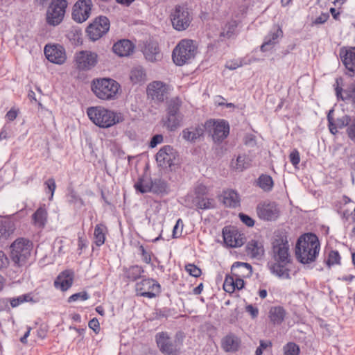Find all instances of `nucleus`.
Masks as SVG:
<instances>
[{"mask_svg":"<svg viewBox=\"0 0 355 355\" xmlns=\"http://www.w3.org/2000/svg\"><path fill=\"white\" fill-rule=\"evenodd\" d=\"M31 300H32V298L29 294H25V295L18 296L17 297L10 298L9 302L10 303L11 306L12 308H15V307L18 306L19 304H21V303L25 302H29ZM3 302H6L7 304V302H8V300H4Z\"/></svg>","mask_w":355,"mask_h":355,"instance_id":"obj_43","label":"nucleus"},{"mask_svg":"<svg viewBox=\"0 0 355 355\" xmlns=\"http://www.w3.org/2000/svg\"><path fill=\"white\" fill-rule=\"evenodd\" d=\"M97 54L89 51H80L74 56L76 68L80 71H88L94 68L97 63Z\"/></svg>","mask_w":355,"mask_h":355,"instance_id":"obj_13","label":"nucleus"},{"mask_svg":"<svg viewBox=\"0 0 355 355\" xmlns=\"http://www.w3.org/2000/svg\"><path fill=\"white\" fill-rule=\"evenodd\" d=\"M178 153L172 146L166 145L162 147L155 155L158 166L166 169L175 164Z\"/></svg>","mask_w":355,"mask_h":355,"instance_id":"obj_12","label":"nucleus"},{"mask_svg":"<svg viewBox=\"0 0 355 355\" xmlns=\"http://www.w3.org/2000/svg\"><path fill=\"white\" fill-rule=\"evenodd\" d=\"M155 340L160 352L165 355H179L180 348L177 341L172 339L167 332H159L155 335Z\"/></svg>","mask_w":355,"mask_h":355,"instance_id":"obj_11","label":"nucleus"},{"mask_svg":"<svg viewBox=\"0 0 355 355\" xmlns=\"http://www.w3.org/2000/svg\"><path fill=\"white\" fill-rule=\"evenodd\" d=\"M285 310L282 306H272L269 311V318L274 324H280L284 320Z\"/></svg>","mask_w":355,"mask_h":355,"instance_id":"obj_30","label":"nucleus"},{"mask_svg":"<svg viewBox=\"0 0 355 355\" xmlns=\"http://www.w3.org/2000/svg\"><path fill=\"white\" fill-rule=\"evenodd\" d=\"M250 264L244 262H235L231 267V272L235 277H248L252 275Z\"/></svg>","mask_w":355,"mask_h":355,"instance_id":"obj_24","label":"nucleus"},{"mask_svg":"<svg viewBox=\"0 0 355 355\" xmlns=\"http://www.w3.org/2000/svg\"><path fill=\"white\" fill-rule=\"evenodd\" d=\"M196 46L191 40H182L173 49L172 58L176 65L182 66L193 59Z\"/></svg>","mask_w":355,"mask_h":355,"instance_id":"obj_6","label":"nucleus"},{"mask_svg":"<svg viewBox=\"0 0 355 355\" xmlns=\"http://www.w3.org/2000/svg\"><path fill=\"white\" fill-rule=\"evenodd\" d=\"M44 54L51 62L61 64L66 60V55L63 48L57 45H46Z\"/></svg>","mask_w":355,"mask_h":355,"instance_id":"obj_17","label":"nucleus"},{"mask_svg":"<svg viewBox=\"0 0 355 355\" xmlns=\"http://www.w3.org/2000/svg\"><path fill=\"white\" fill-rule=\"evenodd\" d=\"M240 200L238 193L234 190H228L224 192L223 203L229 207H236L239 205Z\"/></svg>","mask_w":355,"mask_h":355,"instance_id":"obj_32","label":"nucleus"},{"mask_svg":"<svg viewBox=\"0 0 355 355\" xmlns=\"http://www.w3.org/2000/svg\"><path fill=\"white\" fill-rule=\"evenodd\" d=\"M240 344V339L232 334L227 335L222 340V347L227 352H235L238 351Z\"/></svg>","mask_w":355,"mask_h":355,"instance_id":"obj_27","label":"nucleus"},{"mask_svg":"<svg viewBox=\"0 0 355 355\" xmlns=\"http://www.w3.org/2000/svg\"><path fill=\"white\" fill-rule=\"evenodd\" d=\"M272 258L275 263L270 267L271 272L279 278L291 279L290 270L286 266L291 262V257L288 238L284 233L275 236L272 242Z\"/></svg>","mask_w":355,"mask_h":355,"instance_id":"obj_1","label":"nucleus"},{"mask_svg":"<svg viewBox=\"0 0 355 355\" xmlns=\"http://www.w3.org/2000/svg\"><path fill=\"white\" fill-rule=\"evenodd\" d=\"M336 94L338 99L352 102L355 105V82L349 85L345 89L338 85L336 87Z\"/></svg>","mask_w":355,"mask_h":355,"instance_id":"obj_26","label":"nucleus"},{"mask_svg":"<svg viewBox=\"0 0 355 355\" xmlns=\"http://www.w3.org/2000/svg\"><path fill=\"white\" fill-rule=\"evenodd\" d=\"M185 270L191 276L194 277H198L200 276L202 272L201 270L196 265L189 263L185 266Z\"/></svg>","mask_w":355,"mask_h":355,"instance_id":"obj_48","label":"nucleus"},{"mask_svg":"<svg viewBox=\"0 0 355 355\" xmlns=\"http://www.w3.org/2000/svg\"><path fill=\"white\" fill-rule=\"evenodd\" d=\"M290 162L293 166H296L300 163V153L297 150H293L289 155Z\"/></svg>","mask_w":355,"mask_h":355,"instance_id":"obj_57","label":"nucleus"},{"mask_svg":"<svg viewBox=\"0 0 355 355\" xmlns=\"http://www.w3.org/2000/svg\"><path fill=\"white\" fill-rule=\"evenodd\" d=\"M237 27V23L236 21H231L228 22L224 29L223 31L220 33V37H226L227 38L231 37L235 33L236 28Z\"/></svg>","mask_w":355,"mask_h":355,"instance_id":"obj_44","label":"nucleus"},{"mask_svg":"<svg viewBox=\"0 0 355 355\" xmlns=\"http://www.w3.org/2000/svg\"><path fill=\"white\" fill-rule=\"evenodd\" d=\"M183 116L182 114H167L164 119V126L169 131L176 130L182 123Z\"/></svg>","mask_w":355,"mask_h":355,"instance_id":"obj_28","label":"nucleus"},{"mask_svg":"<svg viewBox=\"0 0 355 355\" xmlns=\"http://www.w3.org/2000/svg\"><path fill=\"white\" fill-rule=\"evenodd\" d=\"M169 17L173 28L178 31L187 29L193 20L192 15L189 9L181 5H176L171 10Z\"/></svg>","mask_w":355,"mask_h":355,"instance_id":"obj_7","label":"nucleus"},{"mask_svg":"<svg viewBox=\"0 0 355 355\" xmlns=\"http://www.w3.org/2000/svg\"><path fill=\"white\" fill-rule=\"evenodd\" d=\"M15 230L14 223L10 220H0V239L8 238Z\"/></svg>","mask_w":355,"mask_h":355,"instance_id":"obj_33","label":"nucleus"},{"mask_svg":"<svg viewBox=\"0 0 355 355\" xmlns=\"http://www.w3.org/2000/svg\"><path fill=\"white\" fill-rule=\"evenodd\" d=\"M340 57L347 70L346 73L352 76L355 73V46L348 49H341L340 51Z\"/></svg>","mask_w":355,"mask_h":355,"instance_id":"obj_18","label":"nucleus"},{"mask_svg":"<svg viewBox=\"0 0 355 355\" xmlns=\"http://www.w3.org/2000/svg\"><path fill=\"white\" fill-rule=\"evenodd\" d=\"M249 248L251 249L252 254L254 257L261 255L263 253L262 246L257 241H252L250 244Z\"/></svg>","mask_w":355,"mask_h":355,"instance_id":"obj_50","label":"nucleus"},{"mask_svg":"<svg viewBox=\"0 0 355 355\" xmlns=\"http://www.w3.org/2000/svg\"><path fill=\"white\" fill-rule=\"evenodd\" d=\"M258 185L265 191H270L273 187V180L268 175L262 174L258 178Z\"/></svg>","mask_w":355,"mask_h":355,"instance_id":"obj_41","label":"nucleus"},{"mask_svg":"<svg viewBox=\"0 0 355 355\" xmlns=\"http://www.w3.org/2000/svg\"><path fill=\"white\" fill-rule=\"evenodd\" d=\"M73 282V272L71 270H64L62 272L54 282V286L56 288H60L62 291L68 290Z\"/></svg>","mask_w":355,"mask_h":355,"instance_id":"obj_20","label":"nucleus"},{"mask_svg":"<svg viewBox=\"0 0 355 355\" xmlns=\"http://www.w3.org/2000/svg\"><path fill=\"white\" fill-rule=\"evenodd\" d=\"M332 111H330L328 114L327 119L329 121V127L330 132L335 135L338 132V128H339L336 123H334V119L331 116V113Z\"/></svg>","mask_w":355,"mask_h":355,"instance_id":"obj_58","label":"nucleus"},{"mask_svg":"<svg viewBox=\"0 0 355 355\" xmlns=\"http://www.w3.org/2000/svg\"><path fill=\"white\" fill-rule=\"evenodd\" d=\"M110 22L105 16L96 17L87 26L86 32L92 41H96L105 35L110 30Z\"/></svg>","mask_w":355,"mask_h":355,"instance_id":"obj_10","label":"nucleus"},{"mask_svg":"<svg viewBox=\"0 0 355 355\" xmlns=\"http://www.w3.org/2000/svg\"><path fill=\"white\" fill-rule=\"evenodd\" d=\"M89 298V295H88V293L86 291H83V292L77 293H75V294H73L72 295H71L68 299V302L70 303V302H76L78 300L84 301V300H88Z\"/></svg>","mask_w":355,"mask_h":355,"instance_id":"obj_49","label":"nucleus"},{"mask_svg":"<svg viewBox=\"0 0 355 355\" xmlns=\"http://www.w3.org/2000/svg\"><path fill=\"white\" fill-rule=\"evenodd\" d=\"M283 36V32L280 27H277L272 31H270L268 35L265 37L264 42L261 46V51H267L269 48L278 42V39Z\"/></svg>","mask_w":355,"mask_h":355,"instance_id":"obj_23","label":"nucleus"},{"mask_svg":"<svg viewBox=\"0 0 355 355\" xmlns=\"http://www.w3.org/2000/svg\"><path fill=\"white\" fill-rule=\"evenodd\" d=\"M238 233L235 230H231L227 227L223 230V236L225 243L231 248H236L242 245V242L237 236Z\"/></svg>","mask_w":355,"mask_h":355,"instance_id":"obj_29","label":"nucleus"},{"mask_svg":"<svg viewBox=\"0 0 355 355\" xmlns=\"http://www.w3.org/2000/svg\"><path fill=\"white\" fill-rule=\"evenodd\" d=\"M193 204L198 209H210L216 207L215 200L213 198L205 197H195Z\"/></svg>","mask_w":355,"mask_h":355,"instance_id":"obj_36","label":"nucleus"},{"mask_svg":"<svg viewBox=\"0 0 355 355\" xmlns=\"http://www.w3.org/2000/svg\"><path fill=\"white\" fill-rule=\"evenodd\" d=\"M45 184L46 185L48 189L51 193V198H50V199H51L53 198L54 191H55V188H56L55 180L53 178H49V179H48L45 182Z\"/></svg>","mask_w":355,"mask_h":355,"instance_id":"obj_60","label":"nucleus"},{"mask_svg":"<svg viewBox=\"0 0 355 355\" xmlns=\"http://www.w3.org/2000/svg\"><path fill=\"white\" fill-rule=\"evenodd\" d=\"M205 128L200 125L185 128L182 132L183 139L187 141L194 143L204 134Z\"/></svg>","mask_w":355,"mask_h":355,"instance_id":"obj_25","label":"nucleus"},{"mask_svg":"<svg viewBox=\"0 0 355 355\" xmlns=\"http://www.w3.org/2000/svg\"><path fill=\"white\" fill-rule=\"evenodd\" d=\"M92 7V0H78L73 6L72 19L77 23L85 21L91 15Z\"/></svg>","mask_w":355,"mask_h":355,"instance_id":"obj_15","label":"nucleus"},{"mask_svg":"<svg viewBox=\"0 0 355 355\" xmlns=\"http://www.w3.org/2000/svg\"><path fill=\"white\" fill-rule=\"evenodd\" d=\"M320 243L317 236L312 233L301 236L295 247L297 259L303 264L315 261L320 251Z\"/></svg>","mask_w":355,"mask_h":355,"instance_id":"obj_2","label":"nucleus"},{"mask_svg":"<svg viewBox=\"0 0 355 355\" xmlns=\"http://www.w3.org/2000/svg\"><path fill=\"white\" fill-rule=\"evenodd\" d=\"M239 218L248 227H252L254 225V220L251 217L243 213L239 214Z\"/></svg>","mask_w":355,"mask_h":355,"instance_id":"obj_56","label":"nucleus"},{"mask_svg":"<svg viewBox=\"0 0 355 355\" xmlns=\"http://www.w3.org/2000/svg\"><path fill=\"white\" fill-rule=\"evenodd\" d=\"M352 121L349 116H343L336 120V124L339 128H343L347 125H349Z\"/></svg>","mask_w":355,"mask_h":355,"instance_id":"obj_53","label":"nucleus"},{"mask_svg":"<svg viewBox=\"0 0 355 355\" xmlns=\"http://www.w3.org/2000/svg\"><path fill=\"white\" fill-rule=\"evenodd\" d=\"M205 129L211 135L215 142H221L230 133V125L224 119H210L205 122Z\"/></svg>","mask_w":355,"mask_h":355,"instance_id":"obj_9","label":"nucleus"},{"mask_svg":"<svg viewBox=\"0 0 355 355\" xmlns=\"http://www.w3.org/2000/svg\"><path fill=\"white\" fill-rule=\"evenodd\" d=\"M47 212L43 207L38 208L33 214L34 223L39 227H44L46 222Z\"/></svg>","mask_w":355,"mask_h":355,"instance_id":"obj_38","label":"nucleus"},{"mask_svg":"<svg viewBox=\"0 0 355 355\" xmlns=\"http://www.w3.org/2000/svg\"><path fill=\"white\" fill-rule=\"evenodd\" d=\"M107 227L103 224H98L95 226L94 232V242L96 246L100 247L104 244Z\"/></svg>","mask_w":355,"mask_h":355,"instance_id":"obj_31","label":"nucleus"},{"mask_svg":"<svg viewBox=\"0 0 355 355\" xmlns=\"http://www.w3.org/2000/svg\"><path fill=\"white\" fill-rule=\"evenodd\" d=\"M326 262L329 267H331L335 264H340V257L338 252L334 250L331 251L329 254L328 259Z\"/></svg>","mask_w":355,"mask_h":355,"instance_id":"obj_46","label":"nucleus"},{"mask_svg":"<svg viewBox=\"0 0 355 355\" xmlns=\"http://www.w3.org/2000/svg\"><path fill=\"white\" fill-rule=\"evenodd\" d=\"M137 295L148 298H153L160 292L159 284L153 279H144L135 286Z\"/></svg>","mask_w":355,"mask_h":355,"instance_id":"obj_14","label":"nucleus"},{"mask_svg":"<svg viewBox=\"0 0 355 355\" xmlns=\"http://www.w3.org/2000/svg\"><path fill=\"white\" fill-rule=\"evenodd\" d=\"M144 272V270L142 267L137 265L130 267L125 271V276L128 279L131 281H136L137 279L141 277V275Z\"/></svg>","mask_w":355,"mask_h":355,"instance_id":"obj_40","label":"nucleus"},{"mask_svg":"<svg viewBox=\"0 0 355 355\" xmlns=\"http://www.w3.org/2000/svg\"><path fill=\"white\" fill-rule=\"evenodd\" d=\"M145 72L141 67L133 68L130 71V78L133 83H138L145 78Z\"/></svg>","mask_w":355,"mask_h":355,"instance_id":"obj_42","label":"nucleus"},{"mask_svg":"<svg viewBox=\"0 0 355 355\" xmlns=\"http://www.w3.org/2000/svg\"><path fill=\"white\" fill-rule=\"evenodd\" d=\"M67 6V0H53L46 10V24L52 26H56L61 24L64 19Z\"/></svg>","mask_w":355,"mask_h":355,"instance_id":"obj_8","label":"nucleus"},{"mask_svg":"<svg viewBox=\"0 0 355 355\" xmlns=\"http://www.w3.org/2000/svg\"><path fill=\"white\" fill-rule=\"evenodd\" d=\"M208 193V188L204 184H198L195 189L196 197H204Z\"/></svg>","mask_w":355,"mask_h":355,"instance_id":"obj_55","label":"nucleus"},{"mask_svg":"<svg viewBox=\"0 0 355 355\" xmlns=\"http://www.w3.org/2000/svg\"><path fill=\"white\" fill-rule=\"evenodd\" d=\"M272 346V343L270 341H266L263 340H261L259 341V346L257 348L255 351V355H262L263 350L266 349L268 347Z\"/></svg>","mask_w":355,"mask_h":355,"instance_id":"obj_52","label":"nucleus"},{"mask_svg":"<svg viewBox=\"0 0 355 355\" xmlns=\"http://www.w3.org/2000/svg\"><path fill=\"white\" fill-rule=\"evenodd\" d=\"M243 65L241 60H233L227 61L225 64V67L230 70H234L241 67Z\"/></svg>","mask_w":355,"mask_h":355,"instance_id":"obj_54","label":"nucleus"},{"mask_svg":"<svg viewBox=\"0 0 355 355\" xmlns=\"http://www.w3.org/2000/svg\"><path fill=\"white\" fill-rule=\"evenodd\" d=\"M232 166L239 171H243L250 166V159L245 155H240L237 157L236 161L232 162Z\"/></svg>","mask_w":355,"mask_h":355,"instance_id":"obj_37","label":"nucleus"},{"mask_svg":"<svg viewBox=\"0 0 355 355\" xmlns=\"http://www.w3.org/2000/svg\"><path fill=\"white\" fill-rule=\"evenodd\" d=\"M147 94L153 100L162 102L167 94L166 85L161 81H154L148 85Z\"/></svg>","mask_w":355,"mask_h":355,"instance_id":"obj_19","label":"nucleus"},{"mask_svg":"<svg viewBox=\"0 0 355 355\" xmlns=\"http://www.w3.org/2000/svg\"><path fill=\"white\" fill-rule=\"evenodd\" d=\"M68 201L71 204L80 203V205H83L82 199L79 197L76 191L71 190L67 195Z\"/></svg>","mask_w":355,"mask_h":355,"instance_id":"obj_51","label":"nucleus"},{"mask_svg":"<svg viewBox=\"0 0 355 355\" xmlns=\"http://www.w3.org/2000/svg\"><path fill=\"white\" fill-rule=\"evenodd\" d=\"M139 250L141 253L142 260L146 263H150L151 261L150 254L145 250L142 245L139 247Z\"/></svg>","mask_w":355,"mask_h":355,"instance_id":"obj_63","label":"nucleus"},{"mask_svg":"<svg viewBox=\"0 0 355 355\" xmlns=\"http://www.w3.org/2000/svg\"><path fill=\"white\" fill-rule=\"evenodd\" d=\"M8 259L6 254L0 250V270L6 268L8 265Z\"/></svg>","mask_w":355,"mask_h":355,"instance_id":"obj_64","label":"nucleus"},{"mask_svg":"<svg viewBox=\"0 0 355 355\" xmlns=\"http://www.w3.org/2000/svg\"><path fill=\"white\" fill-rule=\"evenodd\" d=\"M87 114L95 125L102 128H110L123 120L120 114L101 106L87 108Z\"/></svg>","mask_w":355,"mask_h":355,"instance_id":"obj_3","label":"nucleus"},{"mask_svg":"<svg viewBox=\"0 0 355 355\" xmlns=\"http://www.w3.org/2000/svg\"><path fill=\"white\" fill-rule=\"evenodd\" d=\"M120 85L112 78H99L92 83V90L101 100L110 101L116 98Z\"/></svg>","mask_w":355,"mask_h":355,"instance_id":"obj_4","label":"nucleus"},{"mask_svg":"<svg viewBox=\"0 0 355 355\" xmlns=\"http://www.w3.org/2000/svg\"><path fill=\"white\" fill-rule=\"evenodd\" d=\"M133 44L128 40H121L116 42L112 47L113 51L120 57L128 56L133 53Z\"/></svg>","mask_w":355,"mask_h":355,"instance_id":"obj_21","label":"nucleus"},{"mask_svg":"<svg viewBox=\"0 0 355 355\" xmlns=\"http://www.w3.org/2000/svg\"><path fill=\"white\" fill-rule=\"evenodd\" d=\"M300 348L294 343H288L284 347V355H299Z\"/></svg>","mask_w":355,"mask_h":355,"instance_id":"obj_45","label":"nucleus"},{"mask_svg":"<svg viewBox=\"0 0 355 355\" xmlns=\"http://www.w3.org/2000/svg\"><path fill=\"white\" fill-rule=\"evenodd\" d=\"M234 278L231 276H227L225 277L224 284H223V288L224 290L230 293H233L235 291L234 287Z\"/></svg>","mask_w":355,"mask_h":355,"instance_id":"obj_47","label":"nucleus"},{"mask_svg":"<svg viewBox=\"0 0 355 355\" xmlns=\"http://www.w3.org/2000/svg\"><path fill=\"white\" fill-rule=\"evenodd\" d=\"M150 192L156 194H166L168 192L166 182L161 178H155L152 180Z\"/></svg>","mask_w":355,"mask_h":355,"instance_id":"obj_34","label":"nucleus"},{"mask_svg":"<svg viewBox=\"0 0 355 355\" xmlns=\"http://www.w3.org/2000/svg\"><path fill=\"white\" fill-rule=\"evenodd\" d=\"M144 55L147 60L152 62L159 61L162 58L158 44L153 42L145 45Z\"/></svg>","mask_w":355,"mask_h":355,"instance_id":"obj_22","label":"nucleus"},{"mask_svg":"<svg viewBox=\"0 0 355 355\" xmlns=\"http://www.w3.org/2000/svg\"><path fill=\"white\" fill-rule=\"evenodd\" d=\"M33 249V243L28 239L19 238L10 245V258L15 264L21 266L24 265Z\"/></svg>","mask_w":355,"mask_h":355,"instance_id":"obj_5","label":"nucleus"},{"mask_svg":"<svg viewBox=\"0 0 355 355\" xmlns=\"http://www.w3.org/2000/svg\"><path fill=\"white\" fill-rule=\"evenodd\" d=\"M88 326L90 329H92L96 334L98 333L100 331V324L98 319L93 318L89 320L88 323Z\"/></svg>","mask_w":355,"mask_h":355,"instance_id":"obj_59","label":"nucleus"},{"mask_svg":"<svg viewBox=\"0 0 355 355\" xmlns=\"http://www.w3.org/2000/svg\"><path fill=\"white\" fill-rule=\"evenodd\" d=\"M257 213L259 218L271 221L279 217V209L275 202H263L257 205Z\"/></svg>","mask_w":355,"mask_h":355,"instance_id":"obj_16","label":"nucleus"},{"mask_svg":"<svg viewBox=\"0 0 355 355\" xmlns=\"http://www.w3.org/2000/svg\"><path fill=\"white\" fill-rule=\"evenodd\" d=\"M182 101L178 97L171 98L167 103V114H181L180 109L182 106Z\"/></svg>","mask_w":355,"mask_h":355,"instance_id":"obj_39","label":"nucleus"},{"mask_svg":"<svg viewBox=\"0 0 355 355\" xmlns=\"http://www.w3.org/2000/svg\"><path fill=\"white\" fill-rule=\"evenodd\" d=\"M245 311L252 316V318H256L258 316L259 309L252 304L247 305Z\"/></svg>","mask_w":355,"mask_h":355,"instance_id":"obj_61","label":"nucleus"},{"mask_svg":"<svg viewBox=\"0 0 355 355\" xmlns=\"http://www.w3.org/2000/svg\"><path fill=\"white\" fill-rule=\"evenodd\" d=\"M152 180H153L148 176H142L138 179L134 187L135 189L141 193L150 192Z\"/></svg>","mask_w":355,"mask_h":355,"instance_id":"obj_35","label":"nucleus"},{"mask_svg":"<svg viewBox=\"0 0 355 355\" xmlns=\"http://www.w3.org/2000/svg\"><path fill=\"white\" fill-rule=\"evenodd\" d=\"M163 141V136L162 135H154L150 142V147L155 148L157 144Z\"/></svg>","mask_w":355,"mask_h":355,"instance_id":"obj_62","label":"nucleus"}]
</instances>
